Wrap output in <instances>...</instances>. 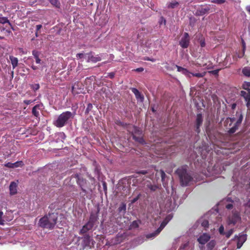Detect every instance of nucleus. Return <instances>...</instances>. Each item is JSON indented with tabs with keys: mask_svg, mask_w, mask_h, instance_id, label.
Returning a JSON list of instances; mask_svg holds the SVG:
<instances>
[{
	"mask_svg": "<svg viewBox=\"0 0 250 250\" xmlns=\"http://www.w3.org/2000/svg\"><path fill=\"white\" fill-rule=\"evenodd\" d=\"M11 154H12V152L11 151H10L9 152H6L5 153H4L3 154L5 158H8L9 157H10L11 155Z\"/></svg>",
	"mask_w": 250,
	"mask_h": 250,
	"instance_id": "nucleus-54",
	"label": "nucleus"
},
{
	"mask_svg": "<svg viewBox=\"0 0 250 250\" xmlns=\"http://www.w3.org/2000/svg\"><path fill=\"white\" fill-rule=\"evenodd\" d=\"M247 240V234H240L239 237L237 238V248L240 249L243 245V243Z\"/></svg>",
	"mask_w": 250,
	"mask_h": 250,
	"instance_id": "nucleus-16",
	"label": "nucleus"
},
{
	"mask_svg": "<svg viewBox=\"0 0 250 250\" xmlns=\"http://www.w3.org/2000/svg\"><path fill=\"white\" fill-rule=\"evenodd\" d=\"M42 27V25L41 24H38L36 25V30L39 31Z\"/></svg>",
	"mask_w": 250,
	"mask_h": 250,
	"instance_id": "nucleus-61",
	"label": "nucleus"
},
{
	"mask_svg": "<svg viewBox=\"0 0 250 250\" xmlns=\"http://www.w3.org/2000/svg\"><path fill=\"white\" fill-rule=\"evenodd\" d=\"M49 2L52 4L53 6L57 8L60 7V3L58 1V0H48Z\"/></svg>",
	"mask_w": 250,
	"mask_h": 250,
	"instance_id": "nucleus-36",
	"label": "nucleus"
},
{
	"mask_svg": "<svg viewBox=\"0 0 250 250\" xmlns=\"http://www.w3.org/2000/svg\"><path fill=\"white\" fill-rule=\"evenodd\" d=\"M143 196L141 193H134L133 194V196L132 197V199L130 200L131 203H134L136 201H137L139 199H141Z\"/></svg>",
	"mask_w": 250,
	"mask_h": 250,
	"instance_id": "nucleus-26",
	"label": "nucleus"
},
{
	"mask_svg": "<svg viewBox=\"0 0 250 250\" xmlns=\"http://www.w3.org/2000/svg\"><path fill=\"white\" fill-rule=\"evenodd\" d=\"M147 187L151 191H155L158 188L157 186L153 185H151V184L147 185Z\"/></svg>",
	"mask_w": 250,
	"mask_h": 250,
	"instance_id": "nucleus-37",
	"label": "nucleus"
},
{
	"mask_svg": "<svg viewBox=\"0 0 250 250\" xmlns=\"http://www.w3.org/2000/svg\"><path fill=\"white\" fill-rule=\"evenodd\" d=\"M200 46L202 47H205V45H206L205 40H202V39L200 41Z\"/></svg>",
	"mask_w": 250,
	"mask_h": 250,
	"instance_id": "nucleus-56",
	"label": "nucleus"
},
{
	"mask_svg": "<svg viewBox=\"0 0 250 250\" xmlns=\"http://www.w3.org/2000/svg\"><path fill=\"white\" fill-rule=\"evenodd\" d=\"M235 120V118L234 117H228L226 119L225 123H229V126H230Z\"/></svg>",
	"mask_w": 250,
	"mask_h": 250,
	"instance_id": "nucleus-40",
	"label": "nucleus"
},
{
	"mask_svg": "<svg viewBox=\"0 0 250 250\" xmlns=\"http://www.w3.org/2000/svg\"><path fill=\"white\" fill-rule=\"evenodd\" d=\"M176 67L177 68V71L178 72H181V73H182V72L183 71V70L185 68L184 67H182L181 66H178V65H176Z\"/></svg>",
	"mask_w": 250,
	"mask_h": 250,
	"instance_id": "nucleus-55",
	"label": "nucleus"
},
{
	"mask_svg": "<svg viewBox=\"0 0 250 250\" xmlns=\"http://www.w3.org/2000/svg\"><path fill=\"white\" fill-rule=\"evenodd\" d=\"M219 71H220V69H218L210 71H209V73L214 75L217 76L218 75V73H219Z\"/></svg>",
	"mask_w": 250,
	"mask_h": 250,
	"instance_id": "nucleus-47",
	"label": "nucleus"
},
{
	"mask_svg": "<svg viewBox=\"0 0 250 250\" xmlns=\"http://www.w3.org/2000/svg\"><path fill=\"white\" fill-rule=\"evenodd\" d=\"M58 219V213L49 212L48 214L41 218L39 222V226L42 228L53 229Z\"/></svg>",
	"mask_w": 250,
	"mask_h": 250,
	"instance_id": "nucleus-2",
	"label": "nucleus"
},
{
	"mask_svg": "<svg viewBox=\"0 0 250 250\" xmlns=\"http://www.w3.org/2000/svg\"><path fill=\"white\" fill-rule=\"evenodd\" d=\"M183 74L185 75L186 76L190 78L191 76V72H189L188 69L186 68H184L183 70V71L182 73Z\"/></svg>",
	"mask_w": 250,
	"mask_h": 250,
	"instance_id": "nucleus-38",
	"label": "nucleus"
},
{
	"mask_svg": "<svg viewBox=\"0 0 250 250\" xmlns=\"http://www.w3.org/2000/svg\"><path fill=\"white\" fill-rule=\"evenodd\" d=\"M163 230V229L159 227L154 232L150 233L146 235V237L147 238H153L157 236L161 231Z\"/></svg>",
	"mask_w": 250,
	"mask_h": 250,
	"instance_id": "nucleus-22",
	"label": "nucleus"
},
{
	"mask_svg": "<svg viewBox=\"0 0 250 250\" xmlns=\"http://www.w3.org/2000/svg\"><path fill=\"white\" fill-rule=\"evenodd\" d=\"M241 43L242 45V55L238 56V57L239 58H242L244 56L245 50L246 49V44L244 40L243 39H241Z\"/></svg>",
	"mask_w": 250,
	"mask_h": 250,
	"instance_id": "nucleus-31",
	"label": "nucleus"
},
{
	"mask_svg": "<svg viewBox=\"0 0 250 250\" xmlns=\"http://www.w3.org/2000/svg\"><path fill=\"white\" fill-rule=\"evenodd\" d=\"M179 5V2L175 0H172L170 2L167 4L168 8H174Z\"/></svg>",
	"mask_w": 250,
	"mask_h": 250,
	"instance_id": "nucleus-29",
	"label": "nucleus"
},
{
	"mask_svg": "<svg viewBox=\"0 0 250 250\" xmlns=\"http://www.w3.org/2000/svg\"><path fill=\"white\" fill-rule=\"evenodd\" d=\"M32 54H33V55L34 56V57L35 59L36 62L37 63H40L41 62V60L39 58L40 53L38 51H36V50H33L32 51Z\"/></svg>",
	"mask_w": 250,
	"mask_h": 250,
	"instance_id": "nucleus-27",
	"label": "nucleus"
},
{
	"mask_svg": "<svg viewBox=\"0 0 250 250\" xmlns=\"http://www.w3.org/2000/svg\"><path fill=\"white\" fill-rule=\"evenodd\" d=\"M206 74L205 72L203 73H192L191 76L196 77L197 78H203Z\"/></svg>",
	"mask_w": 250,
	"mask_h": 250,
	"instance_id": "nucleus-35",
	"label": "nucleus"
},
{
	"mask_svg": "<svg viewBox=\"0 0 250 250\" xmlns=\"http://www.w3.org/2000/svg\"><path fill=\"white\" fill-rule=\"evenodd\" d=\"M144 60L145 61H151L152 62H155L156 60L154 58H150L148 57H146L144 58Z\"/></svg>",
	"mask_w": 250,
	"mask_h": 250,
	"instance_id": "nucleus-52",
	"label": "nucleus"
},
{
	"mask_svg": "<svg viewBox=\"0 0 250 250\" xmlns=\"http://www.w3.org/2000/svg\"><path fill=\"white\" fill-rule=\"evenodd\" d=\"M160 173L161 177L162 182L163 183H164V181H165V178L166 177V174L165 173L164 171L163 170H162V169L160 170ZM163 185H164V183H163Z\"/></svg>",
	"mask_w": 250,
	"mask_h": 250,
	"instance_id": "nucleus-42",
	"label": "nucleus"
},
{
	"mask_svg": "<svg viewBox=\"0 0 250 250\" xmlns=\"http://www.w3.org/2000/svg\"><path fill=\"white\" fill-rule=\"evenodd\" d=\"M225 0H212L211 2L218 4H221L225 2Z\"/></svg>",
	"mask_w": 250,
	"mask_h": 250,
	"instance_id": "nucleus-45",
	"label": "nucleus"
},
{
	"mask_svg": "<svg viewBox=\"0 0 250 250\" xmlns=\"http://www.w3.org/2000/svg\"><path fill=\"white\" fill-rule=\"evenodd\" d=\"M202 226L205 228H208V222L207 220L204 221L202 223Z\"/></svg>",
	"mask_w": 250,
	"mask_h": 250,
	"instance_id": "nucleus-49",
	"label": "nucleus"
},
{
	"mask_svg": "<svg viewBox=\"0 0 250 250\" xmlns=\"http://www.w3.org/2000/svg\"><path fill=\"white\" fill-rule=\"evenodd\" d=\"M74 177L77 179V183L80 187L83 192L84 193L83 194L84 195L86 193V189H88L87 183L86 180L79 176L78 174H75Z\"/></svg>",
	"mask_w": 250,
	"mask_h": 250,
	"instance_id": "nucleus-11",
	"label": "nucleus"
},
{
	"mask_svg": "<svg viewBox=\"0 0 250 250\" xmlns=\"http://www.w3.org/2000/svg\"><path fill=\"white\" fill-rule=\"evenodd\" d=\"M210 238V236L209 234L207 233H204L199 236L197 239V241L200 244L205 245L209 240Z\"/></svg>",
	"mask_w": 250,
	"mask_h": 250,
	"instance_id": "nucleus-15",
	"label": "nucleus"
},
{
	"mask_svg": "<svg viewBox=\"0 0 250 250\" xmlns=\"http://www.w3.org/2000/svg\"><path fill=\"white\" fill-rule=\"evenodd\" d=\"M34 101H35V100H34V101H32V100H24L23 101V103L24 104H26L28 105V104H30L31 103H32Z\"/></svg>",
	"mask_w": 250,
	"mask_h": 250,
	"instance_id": "nucleus-57",
	"label": "nucleus"
},
{
	"mask_svg": "<svg viewBox=\"0 0 250 250\" xmlns=\"http://www.w3.org/2000/svg\"><path fill=\"white\" fill-rule=\"evenodd\" d=\"M30 86L31 88L35 91L38 90L40 88V85L39 83L32 84Z\"/></svg>",
	"mask_w": 250,
	"mask_h": 250,
	"instance_id": "nucleus-44",
	"label": "nucleus"
},
{
	"mask_svg": "<svg viewBox=\"0 0 250 250\" xmlns=\"http://www.w3.org/2000/svg\"><path fill=\"white\" fill-rule=\"evenodd\" d=\"M219 231L221 234H224V228L223 226H221L219 228Z\"/></svg>",
	"mask_w": 250,
	"mask_h": 250,
	"instance_id": "nucleus-51",
	"label": "nucleus"
},
{
	"mask_svg": "<svg viewBox=\"0 0 250 250\" xmlns=\"http://www.w3.org/2000/svg\"><path fill=\"white\" fill-rule=\"evenodd\" d=\"M23 166H24V163H23V161H17V162L13 163L14 168L18 167H22Z\"/></svg>",
	"mask_w": 250,
	"mask_h": 250,
	"instance_id": "nucleus-34",
	"label": "nucleus"
},
{
	"mask_svg": "<svg viewBox=\"0 0 250 250\" xmlns=\"http://www.w3.org/2000/svg\"><path fill=\"white\" fill-rule=\"evenodd\" d=\"M190 43V37L189 34L187 32H185L183 36L179 41V45L184 49L187 48Z\"/></svg>",
	"mask_w": 250,
	"mask_h": 250,
	"instance_id": "nucleus-12",
	"label": "nucleus"
},
{
	"mask_svg": "<svg viewBox=\"0 0 250 250\" xmlns=\"http://www.w3.org/2000/svg\"><path fill=\"white\" fill-rule=\"evenodd\" d=\"M85 54H83V53H78L77 54L76 56L77 58L80 59L84 58L85 59Z\"/></svg>",
	"mask_w": 250,
	"mask_h": 250,
	"instance_id": "nucleus-50",
	"label": "nucleus"
},
{
	"mask_svg": "<svg viewBox=\"0 0 250 250\" xmlns=\"http://www.w3.org/2000/svg\"><path fill=\"white\" fill-rule=\"evenodd\" d=\"M244 90L241 91L240 95L244 98L246 102V106L250 107V82H245L243 85Z\"/></svg>",
	"mask_w": 250,
	"mask_h": 250,
	"instance_id": "nucleus-6",
	"label": "nucleus"
},
{
	"mask_svg": "<svg viewBox=\"0 0 250 250\" xmlns=\"http://www.w3.org/2000/svg\"><path fill=\"white\" fill-rule=\"evenodd\" d=\"M236 116L238 118L236 123L234 124L233 126L229 128L228 130L229 134H233L235 133L236 130L238 129L239 126L242 123L243 119V115L241 112L237 111L236 113Z\"/></svg>",
	"mask_w": 250,
	"mask_h": 250,
	"instance_id": "nucleus-9",
	"label": "nucleus"
},
{
	"mask_svg": "<svg viewBox=\"0 0 250 250\" xmlns=\"http://www.w3.org/2000/svg\"><path fill=\"white\" fill-rule=\"evenodd\" d=\"M95 80V77L90 76L85 79L84 81V84L86 88H92V86L94 85V81Z\"/></svg>",
	"mask_w": 250,
	"mask_h": 250,
	"instance_id": "nucleus-17",
	"label": "nucleus"
},
{
	"mask_svg": "<svg viewBox=\"0 0 250 250\" xmlns=\"http://www.w3.org/2000/svg\"><path fill=\"white\" fill-rule=\"evenodd\" d=\"M203 122V117L201 113L197 114L195 121V131L199 133L200 132V126L202 125Z\"/></svg>",
	"mask_w": 250,
	"mask_h": 250,
	"instance_id": "nucleus-13",
	"label": "nucleus"
},
{
	"mask_svg": "<svg viewBox=\"0 0 250 250\" xmlns=\"http://www.w3.org/2000/svg\"><path fill=\"white\" fill-rule=\"evenodd\" d=\"M119 212L121 215H124L126 211V204H122L119 208Z\"/></svg>",
	"mask_w": 250,
	"mask_h": 250,
	"instance_id": "nucleus-32",
	"label": "nucleus"
},
{
	"mask_svg": "<svg viewBox=\"0 0 250 250\" xmlns=\"http://www.w3.org/2000/svg\"><path fill=\"white\" fill-rule=\"evenodd\" d=\"M178 176L180 184L182 186H187L193 180L192 176L188 172V166H182L175 171Z\"/></svg>",
	"mask_w": 250,
	"mask_h": 250,
	"instance_id": "nucleus-3",
	"label": "nucleus"
},
{
	"mask_svg": "<svg viewBox=\"0 0 250 250\" xmlns=\"http://www.w3.org/2000/svg\"><path fill=\"white\" fill-rule=\"evenodd\" d=\"M75 112L65 111L61 113L53 124L57 127H62L66 125L69 120L73 119L75 116Z\"/></svg>",
	"mask_w": 250,
	"mask_h": 250,
	"instance_id": "nucleus-4",
	"label": "nucleus"
},
{
	"mask_svg": "<svg viewBox=\"0 0 250 250\" xmlns=\"http://www.w3.org/2000/svg\"><path fill=\"white\" fill-rule=\"evenodd\" d=\"M210 11V7L206 5L198 8L195 12V15L197 16H203L209 13Z\"/></svg>",
	"mask_w": 250,
	"mask_h": 250,
	"instance_id": "nucleus-14",
	"label": "nucleus"
},
{
	"mask_svg": "<svg viewBox=\"0 0 250 250\" xmlns=\"http://www.w3.org/2000/svg\"><path fill=\"white\" fill-rule=\"evenodd\" d=\"M140 223V221H134L132 222L130 225L131 228H137L139 227V223Z\"/></svg>",
	"mask_w": 250,
	"mask_h": 250,
	"instance_id": "nucleus-39",
	"label": "nucleus"
},
{
	"mask_svg": "<svg viewBox=\"0 0 250 250\" xmlns=\"http://www.w3.org/2000/svg\"><path fill=\"white\" fill-rule=\"evenodd\" d=\"M85 56V60H86L88 62H96L101 61V58L100 57L94 56L92 53L86 54Z\"/></svg>",
	"mask_w": 250,
	"mask_h": 250,
	"instance_id": "nucleus-18",
	"label": "nucleus"
},
{
	"mask_svg": "<svg viewBox=\"0 0 250 250\" xmlns=\"http://www.w3.org/2000/svg\"><path fill=\"white\" fill-rule=\"evenodd\" d=\"M32 68L33 69V70H37L38 69V67L34 65H33L32 66H31Z\"/></svg>",
	"mask_w": 250,
	"mask_h": 250,
	"instance_id": "nucleus-63",
	"label": "nucleus"
},
{
	"mask_svg": "<svg viewBox=\"0 0 250 250\" xmlns=\"http://www.w3.org/2000/svg\"><path fill=\"white\" fill-rule=\"evenodd\" d=\"M215 241L214 240H212L207 244V247L208 249L211 250L215 247Z\"/></svg>",
	"mask_w": 250,
	"mask_h": 250,
	"instance_id": "nucleus-33",
	"label": "nucleus"
},
{
	"mask_svg": "<svg viewBox=\"0 0 250 250\" xmlns=\"http://www.w3.org/2000/svg\"><path fill=\"white\" fill-rule=\"evenodd\" d=\"M42 104H37L32 108V113L35 117L39 118L40 113L39 110L40 109V107L42 106Z\"/></svg>",
	"mask_w": 250,
	"mask_h": 250,
	"instance_id": "nucleus-19",
	"label": "nucleus"
},
{
	"mask_svg": "<svg viewBox=\"0 0 250 250\" xmlns=\"http://www.w3.org/2000/svg\"><path fill=\"white\" fill-rule=\"evenodd\" d=\"M226 208L229 209H231L233 208V204H227Z\"/></svg>",
	"mask_w": 250,
	"mask_h": 250,
	"instance_id": "nucleus-59",
	"label": "nucleus"
},
{
	"mask_svg": "<svg viewBox=\"0 0 250 250\" xmlns=\"http://www.w3.org/2000/svg\"><path fill=\"white\" fill-rule=\"evenodd\" d=\"M233 233V229H231L229 230L228 231H227L226 233H225L226 237L227 238H229L230 237V236L231 235V234Z\"/></svg>",
	"mask_w": 250,
	"mask_h": 250,
	"instance_id": "nucleus-46",
	"label": "nucleus"
},
{
	"mask_svg": "<svg viewBox=\"0 0 250 250\" xmlns=\"http://www.w3.org/2000/svg\"><path fill=\"white\" fill-rule=\"evenodd\" d=\"M241 220V217L239 213L237 211H232L231 215L228 217V223L229 225H235Z\"/></svg>",
	"mask_w": 250,
	"mask_h": 250,
	"instance_id": "nucleus-10",
	"label": "nucleus"
},
{
	"mask_svg": "<svg viewBox=\"0 0 250 250\" xmlns=\"http://www.w3.org/2000/svg\"><path fill=\"white\" fill-rule=\"evenodd\" d=\"M3 218L5 221H10L13 219V212L11 210H7L3 216Z\"/></svg>",
	"mask_w": 250,
	"mask_h": 250,
	"instance_id": "nucleus-23",
	"label": "nucleus"
},
{
	"mask_svg": "<svg viewBox=\"0 0 250 250\" xmlns=\"http://www.w3.org/2000/svg\"><path fill=\"white\" fill-rule=\"evenodd\" d=\"M242 73L246 77L250 76V67L246 66L242 69Z\"/></svg>",
	"mask_w": 250,
	"mask_h": 250,
	"instance_id": "nucleus-30",
	"label": "nucleus"
},
{
	"mask_svg": "<svg viewBox=\"0 0 250 250\" xmlns=\"http://www.w3.org/2000/svg\"><path fill=\"white\" fill-rule=\"evenodd\" d=\"M127 129L132 136L133 140L140 144H145V141L142 135V131L139 127L129 125L127 126Z\"/></svg>",
	"mask_w": 250,
	"mask_h": 250,
	"instance_id": "nucleus-5",
	"label": "nucleus"
},
{
	"mask_svg": "<svg viewBox=\"0 0 250 250\" xmlns=\"http://www.w3.org/2000/svg\"><path fill=\"white\" fill-rule=\"evenodd\" d=\"M83 240L82 245L83 249H90L94 247L95 245V241L92 238V236L90 234L83 235Z\"/></svg>",
	"mask_w": 250,
	"mask_h": 250,
	"instance_id": "nucleus-8",
	"label": "nucleus"
},
{
	"mask_svg": "<svg viewBox=\"0 0 250 250\" xmlns=\"http://www.w3.org/2000/svg\"><path fill=\"white\" fill-rule=\"evenodd\" d=\"M4 166L7 167H8V168H14L13 163H10V162H8L7 163L5 164L4 165Z\"/></svg>",
	"mask_w": 250,
	"mask_h": 250,
	"instance_id": "nucleus-48",
	"label": "nucleus"
},
{
	"mask_svg": "<svg viewBox=\"0 0 250 250\" xmlns=\"http://www.w3.org/2000/svg\"><path fill=\"white\" fill-rule=\"evenodd\" d=\"M92 108H93L92 104L90 103L88 104H87V107L85 111V114H88L89 113V112L92 110Z\"/></svg>",
	"mask_w": 250,
	"mask_h": 250,
	"instance_id": "nucleus-41",
	"label": "nucleus"
},
{
	"mask_svg": "<svg viewBox=\"0 0 250 250\" xmlns=\"http://www.w3.org/2000/svg\"><path fill=\"white\" fill-rule=\"evenodd\" d=\"M95 208H96V210L94 212L92 211L91 213L88 222L85 225H84L82 228L80 229L79 231V234H89L87 233L92 231L94 228L97 227L99 224L98 215L99 211V204H97L95 206Z\"/></svg>",
	"mask_w": 250,
	"mask_h": 250,
	"instance_id": "nucleus-1",
	"label": "nucleus"
},
{
	"mask_svg": "<svg viewBox=\"0 0 250 250\" xmlns=\"http://www.w3.org/2000/svg\"><path fill=\"white\" fill-rule=\"evenodd\" d=\"M117 197L121 200H123L128 194L129 193V189L127 187L123 186L119 184L116 188L114 192Z\"/></svg>",
	"mask_w": 250,
	"mask_h": 250,
	"instance_id": "nucleus-7",
	"label": "nucleus"
},
{
	"mask_svg": "<svg viewBox=\"0 0 250 250\" xmlns=\"http://www.w3.org/2000/svg\"><path fill=\"white\" fill-rule=\"evenodd\" d=\"M236 107V104L235 103L232 104L231 105V109L233 110L235 109Z\"/></svg>",
	"mask_w": 250,
	"mask_h": 250,
	"instance_id": "nucleus-62",
	"label": "nucleus"
},
{
	"mask_svg": "<svg viewBox=\"0 0 250 250\" xmlns=\"http://www.w3.org/2000/svg\"><path fill=\"white\" fill-rule=\"evenodd\" d=\"M138 173L145 175V174L147 173V172L146 170H141V171H139Z\"/></svg>",
	"mask_w": 250,
	"mask_h": 250,
	"instance_id": "nucleus-60",
	"label": "nucleus"
},
{
	"mask_svg": "<svg viewBox=\"0 0 250 250\" xmlns=\"http://www.w3.org/2000/svg\"><path fill=\"white\" fill-rule=\"evenodd\" d=\"M3 212L0 210V225H3L5 224L4 219H2V218H3Z\"/></svg>",
	"mask_w": 250,
	"mask_h": 250,
	"instance_id": "nucleus-43",
	"label": "nucleus"
},
{
	"mask_svg": "<svg viewBox=\"0 0 250 250\" xmlns=\"http://www.w3.org/2000/svg\"><path fill=\"white\" fill-rule=\"evenodd\" d=\"M114 76V73L113 72H110V79H112Z\"/></svg>",
	"mask_w": 250,
	"mask_h": 250,
	"instance_id": "nucleus-64",
	"label": "nucleus"
},
{
	"mask_svg": "<svg viewBox=\"0 0 250 250\" xmlns=\"http://www.w3.org/2000/svg\"><path fill=\"white\" fill-rule=\"evenodd\" d=\"M164 23L165 25L166 24V20L163 17H161L160 21V24Z\"/></svg>",
	"mask_w": 250,
	"mask_h": 250,
	"instance_id": "nucleus-53",
	"label": "nucleus"
},
{
	"mask_svg": "<svg viewBox=\"0 0 250 250\" xmlns=\"http://www.w3.org/2000/svg\"><path fill=\"white\" fill-rule=\"evenodd\" d=\"M17 184L15 182H12L9 186L10 193L14 195L17 192Z\"/></svg>",
	"mask_w": 250,
	"mask_h": 250,
	"instance_id": "nucleus-20",
	"label": "nucleus"
},
{
	"mask_svg": "<svg viewBox=\"0 0 250 250\" xmlns=\"http://www.w3.org/2000/svg\"><path fill=\"white\" fill-rule=\"evenodd\" d=\"M131 91L134 94L137 99H140L141 101H143L144 99V96L141 94V93L137 88H132Z\"/></svg>",
	"mask_w": 250,
	"mask_h": 250,
	"instance_id": "nucleus-21",
	"label": "nucleus"
},
{
	"mask_svg": "<svg viewBox=\"0 0 250 250\" xmlns=\"http://www.w3.org/2000/svg\"><path fill=\"white\" fill-rule=\"evenodd\" d=\"M144 70V68L143 67H139V68H138L136 69H135L134 70L136 72H142Z\"/></svg>",
	"mask_w": 250,
	"mask_h": 250,
	"instance_id": "nucleus-58",
	"label": "nucleus"
},
{
	"mask_svg": "<svg viewBox=\"0 0 250 250\" xmlns=\"http://www.w3.org/2000/svg\"><path fill=\"white\" fill-rule=\"evenodd\" d=\"M7 23L9 24V25L11 27V28L14 30V29L7 18L0 17V23L5 24Z\"/></svg>",
	"mask_w": 250,
	"mask_h": 250,
	"instance_id": "nucleus-28",
	"label": "nucleus"
},
{
	"mask_svg": "<svg viewBox=\"0 0 250 250\" xmlns=\"http://www.w3.org/2000/svg\"><path fill=\"white\" fill-rule=\"evenodd\" d=\"M9 59L11 61L13 68H15L17 66L18 63V58L14 56H10L9 57Z\"/></svg>",
	"mask_w": 250,
	"mask_h": 250,
	"instance_id": "nucleus-25",
	"label": "nucleus"
},
{
	"mask_svg": "<svg viewBox=\"0 0 250 250\" xmlns=\"http://www.w3.org/2000/svg\"><path fill=\"white\" fill-rule=\"evenodd\" d=\"M173 215L171 214L167 215L160 225V227L163 229L165 227L169 221L172 218Z\"/></svg>",
	"mask_w": 250,
	"mask_h": 250,
	"instance_id": "nucleus-24",
	"label": "nucleus"
}]
</instances>
